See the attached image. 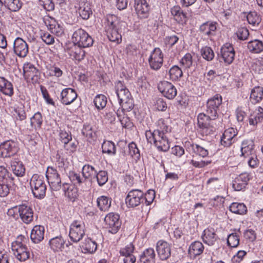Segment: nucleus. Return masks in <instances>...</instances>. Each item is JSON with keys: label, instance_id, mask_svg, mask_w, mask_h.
I'll list each match as a JSON object with an SVG mask.
<instances>
[{"label": "nucleus", "instance_id": "473e14b6", "mask_svg": "<svg viewBox=\"0 0 263 263\" xmlns=\"http://www.w3.org/2000/svg\"><path fill=\"white\" fill-rule=\"evenodd\" d=\"M254 142L252 140H244L241 144V156L245 158L255 154Z\"/></svg>", "mask_w": 263, "mask_h": 263}, {"label": "nucleus", "instance_id": "4468645a", "mask_svg": "<svg viewBox=\"0 0 263 263\" xmlns=\"http://www.w3.org/2000/svg\"><path fill=\"white\" fill-rule=\"evenodd\" d=\"M23 70L25 79L27 81H31L33 83L39 82L40 73L33 65L30 63L25 64L24 66Z\"/></svg>", "mask_w": 263, "mask_h": 263}, {"label": "nucleus", "instance_id": "c9c22d12", "mask_svg": "<svg viewBox=\"0 0 263 263\" xmlns=\"http://www.w3.org/2000/svg\"><path fill=\"white\" fill-rule=\"evenodd\" d=\"M204 249V246L201 242L199 241H194L191 243L189 247V255L191 258H195L203 253Z\"/></svg>", "mask_w": 263, "mask_h": 263}, {"label": "nucleus", "instance_id": "4d7b16f0", "mask_svg": "<svg viewBox=\"0 0 263 263\" xmlns=\"http://www.w3.org/2000/svg\"><path fill=\"white\" fill-rule=\"evenodd\" d=\"M107 102V98L103 95H97L93 100V103L98 109L104 108L106 105Z\"/></svg>", "mask_w": 263, "mask_h": 263}, {"label": "nucleus", "instance_id": "20e7f679", "mask_svg": "<svg viewBox=\"0 0 263 263\" xmlns=\"http://www.w3.org/2000/svg\"><path fill=\"white\" fill-rule=\"evenodd\" d=\"M24 236H19L17 240L12 243L11 249L14 255L20 261H25L30 257V252L26 245L23 243L25 239Z\"/></svg>", "mask_w": 263, "mask_h": 263}, {"label": "nucleus", "instance_id": "393cba45", "mask_svg": "<svg viewBox=\"0 0 263 263\" xmlns=\"http://www.w3.org/2000/svg\"><path fill=\"white\" fill-rule=\"evenodd\" d=\"M202 239L205 243L209 246H213L218 241L219 238L216 234L215 229L210 227L203 231Z\"/></svg>", "mask_w": 263, "mask_h": 263}, {"label": "nucleus", "instance_id": "79ce46f5", "mask_svg": "<svg viewBox=\"0 0 263 263\" xmlns=\"http://www.w3.org/2000/svg\"><path fill=\"white\" fill-rule=\"evenodd\" d=\"M97 242L90 238L85 239V241L82 245V247L85 251V253H93L97 250Z\"/></svg>", "mask_w": 263, "mask_h": 263}, {"label": "nucleus", "instance_id": "bf43d9fd", "mask_svg": "<svg viewBox=\"0 0 263 263\" xmlns=\"http://www.w3.org/2000/svg\"><path fill=\"white\" fill-rule=\"evenodd\" d=\"M248 22L253 26H258L261 22V17L255 11L250 12L247 16Z\"/></svg>", "mask_w": 263, "mask_h": 263}, {"label": "nucleus", "instance_id": "de8ad7c7", "mask_svg": "<svg viewBox=\"0 0 263 263\" xmlns=\"http://www.w3.org/2000/svg\"><path fill=\"white\" fill-rule=\"evenodd\" d=\"M3 5L14 12L18 11L22 7L23 3L20 0H2Z\"/></svg>", "mask_w": 263, "mask_h": 263}, {"label": "nucleus", "instance_id": "cd10ccee", "mask_svg": "<svg viewBox=\"0 0 263 263\" xmlns=\"http://www.w3.org/2000/svg\"><path fill=\"white\" fill-rule=\"evenodd\" d=\"M134 7L137 14L142 17L147 16L149 10V6L146 0H134Z\"/></svg>", "mask_w": 263, "mask_h": 263}, {"label": "nucleus", "instance_id": "7c9ffc66", "mask_svg": "<svg viewBox=\"0 0 263 263\" xmlns=\"http://www.w3.org/2000/svg\"><path fill=\"white\" fill-rule=\"evenodd\" d=\"M0 92L9 97H12L14 93L12 84L3 77H0Z\"/></svg>", "mask_w": 263, "mask_h": 263}, {"label": "nucleus", "instance_id": "aec40b11", "mask_svg": "<svg viewBox=\"0 0 263 263\" xmlns=\"http://www.w3.org/2000/svg\"><path fill=\"white\" fill-rule=\"evenodd\" d=\"M13 51L18 57L25 58L28 53V45L23 39L18 37L14 41Z\"/></svg>", "mask_w": 263, "mask_h": 263}, {"label": "nucleus", "instance_id": "37998d69", "mask_svg": "<svg viewBox=\"0 0 263 263\" xmlns=\"http://www.w3.org/2000/svg\"><path fill=\"white\" fill-rule=\"evenodd\" d=\"M247 47L251 52L259 53L263 51V42L259 40H254L248 42Z\"/></svg>", "mask_w": 263, "mask_h": 263}, {"label": "nucleus", "instance_id": "338daca9", "mask_svg": "<svg viewBox=\"0 0 263 263\" xmlns=\"http://www.w3.org/2000/svg\"><path fill=\"white\" fill-rule=\"evenodd\" d=\"M95 178L100 186L104 185L108 180V175L106 171H101L97 172Z\"/></svg>", "mask_w": 263, "mask_h": 263}, {"label": "nucleus", "instance_id": "39448f33", "mask_svg": "<svg viewBox=\"0 0 263 263\" xmlns=\"http://www.w3.org/2000/svg\"><path fill=\"white\" fill-rule=\"evenodd\" d=\"M210 115L200 113L198 115L197 120L199 128V133L203 136H207L213 133V127L211 125L210 121L214 120L216 117H210Z\"/></svg>", "mask_w": 263, "mask_h": 263}, {"label": "nucleus", "instance_id": "bb28decb", "mask_svg": "<svg viewBox=\"0 0 263 263\" xmlns=\"http://www.w3.org/2000/svg\"><path fill=\"white\" fill-rule=\"evenodd\" d=\"M155 262L156 253L153 248L146 249L140 255L138 263H155Z\"/></svg>", "mask_w": 263, "mask_h": 263}, {"label": "nucleus", "instance_id": "13d9d810", "mask_svg": "<svg viewBox=\"0 0 263 263\" xmlns=\"http://www.w3.org/2000/svg\"><path fill=\"white\" fill-rule=\"evenodd\" d=\"M200 52L202 58L208 61H212L215 56L213 50L209 46L202 48Z\"/></svg>", "mask_w": 263, "mask_h": 263}, {"label": "nucleus", "instance_id": "c03bdc74", "mask_svg": "<svg viewBox=\"0 0 263 263\" xmlns=\"http://www.w3.org/2000/svg\"><path fill=\"white\" fill-rule=\"evenodd\" d=\"M43 122L42 114L38 111L30 118V125L32 129L37 130L41 128Z\"/></svg>", "mask_w": 263, "mask_h": 263}, {"label": "nucleus", "instance_id": "a878e982", "mask_svg": "<svg viewBox=\"0 0 263 263\" xmlns=\"http://www.w3.org/2000/svg\"><path fill=\"white\" fill-rule=\"evenodd\" d=\"M77 97V93L73 89L67 88L62 91L60 101L62 104L67 105L72 103Z\"/></svg>", "mask_w": 263, "mask_h": 263}, {"label": "nucleus", "instance_id": "864d4df0", "mask_svg": "<svg viewBox=\"0 0 263 263\" xmlns=\"http://www.w3.org/2000/svg\"><path fill=\"white\" fill-rule=\"evenodd\" d=\"M157 127L158 128L155 130L154 132H158L160 133H164L166 135H167L169 132H171V128L168 125L167 121H165L163 119H160L157 121Z\"/></svg>", "mask_w": 263, "mask_h": 263}, {"label": "nucleus", "instance_id": "603ef678", "mask_svg": "<svg viewBox=\"0 0 263 263\" xmlns=\"http://www.w3.org/2000/svg\"><path fill=\"white\" fill-rule=\"evenodd\" d=\"M116 114L123 127L128 128L131 126L132 122L130 120L127 116L125 115L123 110H120L119 108L116 112Z\"/></svg>", "mask_w": 263, "mask_h": 263}, {"label": "nucleus", "instance_id": "1a4fd4ad", "mask_svg": "<svg viewBox=\"0 0 263 263\" xmlns=\"http://www.w3.org/2000/svg\"><path fill=\"white\" fill-rule=\"evenodd\" d=\"M144 201V193L138 189L130 191L125 198V203L128 208H135Z\"/></svg>", "mask_w": 263, "mask_h": 263}, {"label": "nucleus", "instance_id": "58836bf2", "mask_svg": "<svg viewBox=\"0 0 263 263\" xmlns=\"http://www.w3.org/2000/svg\"><path fill=\"white\" fill-rule=\"evenodd\" d=\"M250 101L253 104L260 102L263 99V87L255 86L251 92Z\"/></svg>", "mask_w": 263, "mask_h": 263}, {"label": "nucleus", "instance_id": "f3484780", "mask_svg": "<svg viewBox=\"0 0 263 263\" xmlns=\"http://www.w3.org/2000/svg\"><path fill=\"white\" fill-rule=\"evenodd\" d=\"M235 52L233 45L229 43L224 44L220 49V58L227 64H231L234 60Z\"/></svg>", "mask_w": 263, "mask_h": 263}, {"label": "nucleus", "instance_id": "6e6552de", "mask_svg": "<svg viewBox=\"0 0 263 263\" xmlns=\"http://www.w3.org/2000/svg\"><path fill=\"white\" fill-rule=\"evenodd\" d=\"M17 142L9 140L0 144V156L2 158H9L14 156L18 151Z\"/></svg>", "mask_w": 263, "mask_h": 263}, {"label": "nucleus", "instance_id": "c756f323", "mask_svg": "<svg viewBox=\"0 0 263 263\" xmlns=\"http://www.w3.org/2000/svg\"><path fill=\"white\" fill-rule=\"evenodd\" d=\"M172 15L174 18L178 23L181 24H185L187 21L186 13L183 11L179 6H174L171 10Z\"/></svg>", "mask_w": 263, "mask_h": 263}, {"label": "nucleus", "instance_id": "052dcab7", "mask_svg": "<svg viewBox=\"0 0 263 263\" xmlns=\"http://www.w3.org/2000/svg\"><path fill=\"white\" fill-rule=\"evenodd\" d=\"M135 250V247L133 243H129L124 247L121 248L119 251V253L120 255L124 258L126 256L133 255Z\"/></svg>", "mask_w": 263, "mask_h": 263}, {"label": "nucleus", "instance_id": "a211bd4d", "mask_svg": "<svg viewBox=\"0 0 263 263\" xmlns=\"http://www.w3.org/2000/svg\"><path fill=\"white\" fill-rule=\"evenodd\" d=\"M236 129L231 127L226 129L221 138V144L224 147H230L237 140Z\"/></svg>", "mask_w": 263, "mask_h": 263}, {"label": "nucleus", "instance_id": "f257e3e1", "mask_svg": "<svg viewBox=\"0 0 263 263\" xmlns=\"http://www.w3.org/2000/svg\"><path fill=\"white\" fill-rule=\"evenodd\" d=\"M119 22L115 15H108L106 16L105 22V30L109 40L112 42L120 43L122 36L119 32Z\"/></svg>", "mask_w": 263, "mask_h": 263}, {"label": "nucleus", "instance_id": "7ed1b4c3", "mask_svg": "<svg viewBox=\"0 0 263 263\" xmlns=\"http://www.w3.org/2000/svg\"><path fill=\"white\" fill-rule=\"evenodd\" d=\"M30 185L34 197L42 199L45 196L47 186L43 176L34 174L30 179Z\"/></svg>", "mask_w": 263, "mask_h": 263}, {"label": "nucleus", "instance_id": "5fc2aeb1", "mask_svg": "<svg viewBox=\"0 0 263 263\" xmlns=\"http://www.w3.org/2000/svg\"><path fill=\"white\" fill-rule=\"evenodd\" d=\"M102 153L109 155L116 154V149L115 144L110 141H105L102 144Z\"/></svg>", "mask_w": 263, "mask_h": 263}, {"label": "nucleus", "instance_id": "dca6fc26", "mask_svg": "<svg viewBox=\"0 0 263 263\" xmlns=\"http://www.w3.org/2000/svg\"><path fill=\"white\" fill-rule=\"evenodd\" d=\"M44 22L51 33L58 36L64 34V28L53 17L46 16L43 18Z\"/></svg>", "mask_w": 263, "mask_h": 263}, {"label": "nucleus", "instance_id": "6e6d98bb", "mask_svg": "<svg viewBox=\"0 0 263 263\" xmlns=\"http://www.w3.org/2000/svg\"><path fill=\"white\" fill-rule=\"evenodd\" d=\"M170 79L172 81H178L183 76L181 69L177 65L173 66L169 70Z\"/></svg>", "mask_w": 263, "mask_h": 263}, {"label": "nucleus", "instance_id": "09e8293b", "mask_svg": "<svg viewBox=\"0 0 263 263\" xmlns=\"http://www.w3.org/2000/svg\"><path fill=\"white\" fill-rule=\"evenodd\" d=\"M241 232L239 230L229 235L227 238V243L229 246L235 248L239 244V237Z\"/></svg>", "mask_w": 263, "mask_h": 263}, {"label": "nucleus", "instance_id": "e433bc0d", "mask_svg": "<svg viewBox=\"0 0 263 263\" xmlns=\"http://www.w3.org/2000/svg\"><path fill=\"white\" fill-rule=\"evenodd\" d=\"M185 146L187 151H191V149H192L195 154L203 158L206 157L209 154L208 149L197 144L186 142H185Z\"/></svg>", "mask_w": 263, "mask_h": 263}, {"label": "nucleus", "instance_id": "680f3d73", "mask_svg": "<svg viewBox=\"0 0 263 263\" xmlns=\"http://www.w3.org/2000/svg\"><path fill=\"white\" fill-rule=\"evenodd\" d=\"M129 153L130 155L136 160L140 158V151L137 147V144L132 142L128 144Z\"/></svg>", "mask_w": 263, "mask_h": 263}, {"label": "nucleus", "instance_id": "2eb2a0df", "mask_svg": "<svg viewBox=\"0 0 263 263\" xmlns=\"http://www.w3.org/2000/svg\"><path fill=\"white\" fill-rule=\"evenodd\" d=\"M82 48V47L73 43L67 45L65 50L72 59L81 61L85 56V52Z\"/></svg>", "mask_w": 263, "mask_h": 263}, {"label": "nucleus", "instance_id": "69168bd1", "mask_svg": "<svg viewBox=\"0 0 263 263\" xmlns=\"http://www.w3.org/2000/svg\"><path fill=\"white\" fill-rule=\"evenodd\" d=\"M82 134L88 138H93L95 136V131L89 124L85 123L82 130Z\"/></svg>", "mask_w": 263, "mask_h": 263}, {"label": "nucleus", "instance_id": "423d86ee", "mask_svg": "<svg viewBox=\"0 0 263 263\" xmlns=\"http://www.w3.org/2000/svg\"><path fill=\"white\" fill-rule=\"evenodd\" d=\"M72 40L73 43L83 48L91 46L93 43L92 37L81 28L77 29L73 32Z\"/></svg>", "mask_w": 263, "mask_h": 263}, {"label": "nucleus", "instance_id": "4c0bfd02", "mask_svg": "<svg viewBox=\"0 0 263 263\" xmlns=\"http://www.w3.org/2000/svg\"><path fill=\"white\" fill-rule=\"evenodd\" d=\"M216 24L217 23L214 22H206L200 26L199 30L204 35L208 36L213 35L217 29Z\"/></svg>", "mask_w": 263, "mask_h": 263}, {"label": "nucleus", "instance_id": "49530a36", "mask_svg": "<svg viewBox=\"0 0 263 263\" xmlns=\"http://www.w3.org/2000/svg\"><path fill=\"white\" fill-rule=\"evenodd\" d=\"M97 172L92 166L89 164L85 165L82 168V175L86 179V182L88 179L91 180L95 179Z\"/></svg>", "mask_w": 263, "mask_h": 263}, {"label": "nucleus", "instance_id": "f704fd0d", "mask_svg": "<svg viewBox=\"0 0 263 263\" xmlns=\"http://www.w3.org/2000/svg\"><path fill=\"white\" fill-rule=\"evenodd\" d=\"M18 178L14 177L4 166H0V182L15 184Z\"/></svg>", "mask_w": 263, "mask_h": 263}, {"label": "nucleus", "instance_id": "e2e57ef3", "mask_svg": "<svg viewBox=\"0 0 263 263\" xmlns=\"http://www.w3.org/2000/svg\"><path fill=\"white\" fill-rule=\"evenodd\" d=\"M59 137L60 140L64 144V146H66V144H68L72 140L71 133L67 132L64 130H60Z\"/></svg>", "mask_w": 263, "mask_h": 263}, {"label": "nucleus", "instance_id": "9b49d317", "mask_svg": "<svg viewBox=\"0 0 263 263\" xmlns=\"http://www.w3.org/2000/svg\"><path fill=\"white\" fill-rule=\"evenodd\" d=\"M148 62L152 69L158 70L160 69L163 63V53L159 48H155L151 52Z\"/></svg>", "mask_w": 263, "mask_h": 263}, {"label": "nucleus", "instance_id": "774afa93", "mask_svg": "<svg viewBox=\"0 0 263 263\" xmlns=\"http://www.w3.org/2000/svg\"><path fill=\"white\" fill-rule=\"evenodd\" d=\"M180 63L185 68H190L193 64V57L191 54L189 53L185 54Z\"/></svg>", "mask_w": 263, "mask_h": 263}, {"label": "nucleus", "instance_id": "0eeeda50", "mask_svg": "<svg viewBox=\"0 0 263 263\" xmlns=\"http://www.w3.org/2000/svg\"><path fill=\"white\" fill-rule=\"evenodd\" d=\"M85 224L81 220H74L70 224L69 236L73 242L77 243L85 235Z\"/></svg>", "mask_w": 263, "mask_h": 263}, {"label": "nucleus", "instance_id": "412c9836", "mask_svg": "<svg viewBox=\"0 0 263 263\" xmlns=\"http://www.w3.org/2000/svg\"><path fill=\"white\" fill-rule=\"evenodd\" d=\"M19 216L26 224H29L33 220V210L30 206L25 204L19 205Z\"/></svg>", "mask_w": 263, "mask_h": 263}, {"label": "nucleus", "instance_id": "8fccbe9b", "mask_svg": "<svg viewBox=\"0 0 263 263\" xmlns=\"http://www.w3.org/2000/svg\"><path fill=\"white\" fill-rule=\"evenodd\" d=\"M111 198L102 196L97 199V205L101 211H106L111 205Z\"/></svg>", "mask_w": 263, "mask_h": 263}, {"label": "nucleus", "instance_id": "6ab92c4d", "mask_svg": "<svg viewBox=\"0 0 263 263\" xmlns=\"http://www.w3.org/2000/svg\"><path fill=\"white\" fill-rule=\"evenodd\" d=\"M158 89L162 94L168 99H173L177 95L175 87L167 81L161 82L158 86Z\"/></svg>", "mask_w": 263, "mask_h": 263}, {"label": "nucleus", "instance_id": "2f4dec72", "mask_svg": "<svg viewBox=\"0 0 263 263\" xmlns=\"http://www.w3.org/2000/svg\"><path fill=\"white\" fill-rule=\"evenodd\" d=\"M63 190L68 199L74 202L78 197V190L74 185L67 183L63 184Z\"/></svg>", "mask_w": 263, "mask_h": 263}, {"label": "nucleus", "instance_id": "a18cd8bd", "mask_svg": "<svg viewBox=\"0 0 263 263\" xmlns=\"http://www.w3.org/2000/svg\"><path fill=\"white\" fill-rule=\"evenodd\" d=\"M65 242L62 237H56L49 241V245L54 252L62 251Z\"/></svg>", "mask_w": 263, "mask_h": 263}, {"label": "nucleus", "instance_id": "f8f14e48", "mask_svg": "<svg viewBox=\"0 0 263 263\" xmlns=\"http://www.w3.org/2000/svg\"><path fill=\"white\" fill-rule=\"evenodd\" d=\"M222 100L221 96L218 93L209 99L206 102V114L210 115V117L216 118L218 116L217 111L222 103Z\"/></svg>", "mask_w": 263, "mask_h": 263}, {"label": "nucleus", "instance_id": "b1692460", "mask_svg": "<svg viewBox=\"0 0 263 263\" xmlns=\"http://www.w3.org/2000/svg\"><path fill=\"white\" fill-rule=\"evenodd\" d=\"M250 179L249 174L247 173H241L233 181L232 187L235 191H241L246 188Z\"/></svg>", "mask_w": 263, "mask_h": 263}, {"label": "nucleus", "instance_id": "ddd939ff", "mask_svg": "<svg viewBox=\"0 0 263 263\" xmlns=\"http://www.w3.org/2000/svg\"><path fill=\"white\" fill-rule=\"evenodd\" d=\"M104 221L109 232L116 234L119 231L121 222L120 220V216L118 214L110 213L104 218Z\"/></svg>", "mask_w": 263, "mask_h": 263}, {"label": "nucleus", "instance_id": "9d476101", "mask_svg": "<svg viewBox=\"0 0 263 263\" xmlns=\"http://www.w3.org/2000/svg\"><path fill=\"white\" fill-rule=\"evenodd\" d=\"M46 176L52 190L59 191L61 188V179L56 169L53 167H48Z\"/></svg>", "mask_w": 263, "mask_h": 263}, {"label": "nucleus", "instance_id": "c85d7f7f", "mask_svg": "<svg viewBox=\"0 0 263 263\" xmlns=\"http://www.w3.org/2000/svg\"><path fill=\"white\" fill-rule=\"evenodd\" d=\"M78 12L82 19L87 20L92 14L90 3L87 1H82L80 2Z\"/></svg>", "mask_w": 263, "mask_h": 263}, {"label": "nucleus", "instance_id": "f03ea898", "mask_svg": "<svg viewBox=\"0 0 263 263\" xmlns=\"http://www.w3.org/2000/svg\"><path fill=\"white\" fill-rule=\"evenodd\" d=\"M145 137L147 142L154 144L159 151L166 152L170 149V144L167 135L164 133L146 130Z\"/></svg>", "mask_w": 263, "mask_h": 263}, {"label": "nucleus", "instance_id": "4be33fe9", "mask_svg": "<svg viewBox=\"0 0 263 263\" xmlns=\"http://www.w3.org/2000/svg\"><path fill=\"white\" fill-rule=\"evenodd\" d=\"M115 88L119 104L132 97L128 89L121 81L116 83Z\"/></svg>", "mask_w": 263, "mask_h": 263}, {"label": "nucleus", "instance_id": "72a5a7b5", "mask_svg": "<svg viewBox=\"0 0 263 263\" xmlns=\"http://www.w3.org/2000/svg\"><path fill=\"white\" fill-rule=\"evenodd\" d=\"M45 229L42 226H35L33 227L30 234V238L33 242L38 243L43 239Z\"/></svg>", "mask_w": 263, "mask_h": 263}, {"label": "nucleus", "instance_id": "a19ab883", "mask_svg": "<svg viewBox=\"0 0 263 263\" xmlns=\"http://www.w3.org/2000/svg\"><path fill=\"white\" fill-rule=\"evenodd\" d=\"M11 167L13 174L16 177H22L25 175V168L21 162L11 161Z\"/></svg>", "mask_w": 263, "mask_h": 263}, {"label": "nucleus", "instance_id": "0e129e2a", "mask_svg": "<svg viewBox=\"0 0 263 263\" xmlns=\"http://www.w3.org/2000/svg\"><path fill=\"white\" fill-rule=\"evenodd\" d=\"M235 34L239 40L242 41L246 40L249 35V30L245 27H239L236 31Z\"/></svg>", "mask_w": 263, "mask_h": 263}, {"label": "nucleus", "instance_id": "ea45409f", "mask_svg": "<svg viewBox=\"0 0 263 263\" xmlns=\"http://www.w3.org/2000/svg\"><path fill=\"white\" fill-rule=\"evenodd\" d=\"M69 178L74 185L83 186V184H86V179L83 176H81L79 173H77L74 171H70L69 173Z\"/></svg>", "mask_w": 263, "mask_h": 263}, {"label": "nucleus", "instance_id": "5701e85b", "mask_svg": "<svg viewBox=\"0 0 263 263\" xmlns=\"http://www.w3.org/2000/svg\"><path fill=\"white\" fill-rule=\"evenodd\" d=\"M156 250L160 259L162 260L167 259L171 256V245L165 241H158L156 245Z\"/></svg>", "mask_w": 263, "mask_h": 263}, {"label": "nucleus", "instance_id": "3c124183", "mask_svg": "<svg viewBox=\"0 0 263 263\" xmlns=\"http://www.w3.org/2000/svg\"><path fill=\"white\" fill-rule=\"evenodd\" d=\"M229 209L232 212L239 215H243L247 212V208L243 203L233 202L230 206Z\"/></svg>", "mask_w": 263, "mask_h": 263}]
</instances>
